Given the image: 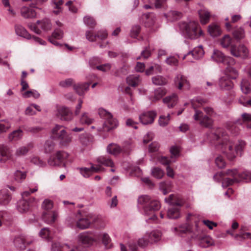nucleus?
I'll use <instances>...</instances> for the list:
<instances>
[{
  "label": "nucleus",
  "mask_w": 251,
  "mask_h": 251,
  "mask_svg": "<svg viewBox=\"0 0 251 251\" xmlns=\"http://www.w3.org/2000/svg\"><path fill=\"white\" fill-rule=\"evenodd\" d=\"M126 82L128 85L135 87L139 84L141 82V79L138 75H129L126 78Z\"/></svg>",
  "instance_id": "35"
},
{
  "label": "nucleus",
  "mask_w": 251,
  "mask_h": 251,
  "mask_svg": "<svg viewBox=\"0 0 251 251\" xmlns=\"http://www.w3.org/2000/svg\"><path fill=\"white\" fill-rule=\"evenodd\" d=\"M212 59L218 63L224 64H229L234 65L235 63V60L230 56H226L219 50L214 49L211 56Z\"/></svg>",
  "instance_id": "6"
},
{
  "label": "nucleus",
  "mask_w": 251,
  "mask_h": 251,
  "mask_svg": "<svg viewBox=\"0 0 251 251\" xmlns=\"http://www.w3.org/2000/svg\"><path fill=\"white\" fill-rule=\"evenodd\" d=\"M204 111L206 114V115H204L201 111L195 109L194 119L196 121H200L201 125L206 127H210L213 124L211 117L215 114L214 112L213 108L209 107H204Z\"/></svg>",
  "instance_id": "3"
},
{
  "label": "nucleus",
  "mask_w": 251,
  "mask_h": 251,
  "mask_svg": "<svg viewBox=\"0 0 251 251\" xmlns=\"http://www.w3.org/2000/svg\"><path fill=\"white\" fill-rule=\"evenodd\" d=\"M151 201L153 202L154 206H157L156 200L152 199L149 195H141L138 197L137 200L138 207L142 211L144 209H147V205L151 203Z\"/></svg>",
  "instance_id": "11"
},
{
  "label": "nucleus",
  "mask_w": 251,
  "mask_h": 251,
  "mask_svg": "<svg viewBox=\"0 0 251 251\" xmlns=\"http://www.w3.org/2000/svg\"><path fill=\"white\" fill-rule=\"evenodd\" d=\"M89 85L88 83L77 84L74 85V89L79 95H83L88 90Z\"/></svg>",
  "instance_id": "33"
},
{
  "label": "nucleus",
  "mask_w": 251,
  "mask_h": 251,
  "mask_svg": "<svg viewBox=\"0 0 251 251\" xmlns=\"http://www.w3.org/2000/svg\"><path fill=\"white\" fill-rule=\"evenodd\" d=\"M30 161L32 163L40 167H43L46 165V162L38 157L34 156L32 157Z\"/></svg>",
  "instance_id": "56"
},
{
  "label": "nucleus",
  "mask_w": 251,
  "mask_h": 251,
  "mask_svg": "<svg viewBox=\"0 0 251 251\" xmlns=\"http://www.w3.org/2000/svg\"><path fill=\"white\" fill-rule=\"evenodd\" d=\"M151 175L157 179H161L164 176V172L158 167H154L151 169Z\"/></svg>",
  "instance_id": "50"
},
{
  "label": "nucleus",
  "mask_w": 251,
  "mask_h": 251,
  "mask_svg": "<svg viewBox=\"0 0 251 251\" xmlns=\"http://www.w3.org/2000/svg\"><path fill=\"white\" fill-rule=\"evenodd\" d=\"M13 242L15 247L21 250H25L27 245L32 243L31 241H28L27 237L23 235L16 236Z\"/></svg>",
  "instance_id": "14"
},
{
  "label": "nucleus",
  "mask_w": 251,
  "mask_h": 251,
  "mask_svg": "<svg viewBox=\"0 0 251 251\" xmlns=\"http://www.w3.org/2000/svg\"><path fill=\"white\" fill-rule=\"evenodd\" d=\"M175 84L178 89L182 87L189 88V84L186 78L181 74L177 75L175 78Z\"/></svg>",
  "instance_id": "18"
},
{
  "label": "nucleus",
  "mask_w": 251,
  "mask_h": 251,
  "mask_svg": "<svg viewBox=\"0 0 251 251\" xmlns=\"http://www.w3.org/2000/svg\"><path fill=\"white\" fill-rule=\"evenodd\" d=\"M161 233L158 231H153L150 233H147L145 237H149L151 243H155L160 240Z\"/></svg>",
  "instance_id": "40"
},
{
  "label": "nucleus",
  "mask_w": 251,
  "mask_h": 251,
  "mask_svg": "<svg viewBox=\"0 0 251 251\" xmlns=\"http://www.w3.org/2000/svg\"><path fill=\"white\" fill-rule=\"evenodd\" d=\"M79 171L80 174L86 178L90 177L92 175L90 168H81Z\"/></svg>",
  "instance_id": "62"
},
{
  "label": "nucleus",
  "mask_w": 251,
  "mask_h": 251,
  "mask_svg": "<svg viewBox=\"0 0 251 251\" xmlns=\"http://www.w3.org/2000/svg\"><path fill=\"white\" fill-rule=\"evenodd\" d=\"M177 100V95L173 94L163 99V101L164 103L167 104L168 107L170 108L173 107L176 104Z\"/></svg>",
  "instance_id": "27"
},
{
  "label": "nucleus",
  "mask_w": 251,
  "mask_h": 251,
  "mask_svg": "<svg viewBox=\"0 0 251 251\" xmlns=\"http://www.w3.org/2000/svg\"><path fill=\"white\" fill-rule=\"evenodd\" d=\"M208 31L212 37L219 36L222 33V30L220 26L215 24H212L208 26Z\"/></svg>",
  "instance_id": "31"
},
{
  "label": "nucleus",
  "mask_w": 251,
  "mask_h": 251,
  "mask_svg": "<svg viewBox=\"0 0 251 251\" xmlns=\"http://www.w3.org/2000/svg\"><path fill=\"white\" fill-rule=\"evenodd\" d=\"M107 151L110 154L116 155L121 151V149L117 144L112 143L107 146Z\"/></svg>",
  "instance_id": "43"
},
{
  "label": "nucleus",
  "mask_w": 251,
  "mask_h": 251,
  "mask_svg": "<svg viewBox=\"0 0 251 251\" xmlns=\"http://www.w3.org/2000/svg\"><path fill=\"white\" fill-rule=\"evenodd\" d=\"M170 120V115L169 114H168L167 116L161 115L159 118V125L162 127L166 126L169 124Z\"/></svg>",
  "instance_id": "51"
},
{
  "label": "nucleus",
  "mask_w": 251,
  "mask_h": 251,
  "mask_svg": "<svg viewBox=\"0 0 251 251\" xmlns=\"http://www.w3.org/2000/svg\"><path fill=\"white\" fill-rule=\"evenodd\" d=\"M68 153L63 151H58L49 158L48 162L51 166H58L63 163L68 157Z\"/></svg>",
  "instance_id": "7"
},
{
  "label": "nucleus",
  "mask_w": 251,
  "mask_h": 251,
  "mask_svg": "<svg viewBox=\"0 0 251 251\" xmlns=\"http://www.w3.org/2000/svg\"><path fill=\"white\" fill-rule=\"evenodd\" d=\"M96 221V218L92 215H89L85 218H82L78 220L76 223L77 227L80 229H86L90 226L91 224Z\"/></svg>",
  "instance_id": "15"
},
{
  "label": "nucleus",
  "mask_w": 251,
  "mask_h": 251,
  "mask_svg": "<svg viewBox=\"0 0 251 251\" xmlns=\"http://www.w3.org/2000/svg\"><path fill=\"white\" fill-rule=\"evenodd\" d=\"M240 89L245 94H248L251 92V86L250 81L246 78H243L240 83Z\"/></svg>",
  "instance_id": "28"
},
{
  "label": "nucleus",
  "mask_w": 251,
  "mask_h": 251,
  "mask_svg": "<svg viewBox=\"0 0 251 251\" xmlns=\"http://www.w3.org/2000/svg\"><path fill=\"white\" fill-rule=\"evenodd\" d=\"M219 86L224 90H230L233 88V83L227 75L221 77L219 80Z\"/></svg>",
  "instance_id": "16"
},
{
  "label": "nucleus",
  "mask_w": 251,
  "mask_h": 251,
  "mask_svg": "<svg viewBox=\"0 0 251 251\" xmlns=\"http://www.w3.org/2000/svg\"><path fill=\"white\" fill-rule=\"evenodd\" d=\"M239 181L241 180H245L246 181H251V173L249 171H244L239 175Z\"/></svg>",
  "instance_id": "54"
},
{
  "label": "nucleus",
  "mask_w": 251,
  "mask_h": 251,
  "mask_svg": "<svg viewBox=\"0 0 251 251\" xmlns=\"http://www.w3.org/2000/svg\"><path fill=\"white\" fill-rule=\"evenodd\" d=\"M23 136V131L20 129L15 130L8 135V139L10 141H17L20 140Z\"/></svg>",
  "instance_id": "39"
},
{
  "label": "nucleus",
  "mask_w": 251,
  "mask_h": 251,
  "mask_svg": "<svg viewBox=\"0 0 251 251\" xmlns=\"http://www.w3.org/2000/svg\"><path fill=\"white\" fill-rule=\"evenodd\" d=\"M172 230L175 234L181 236L183 234L188 232L189 231V228L188 225L185 224L173 228Z\"/></svg>",
  "instance_id": "37"
},
{
  "label": "nucleus",
  "mask_w": 251,
  "mask_h": 251,
  "mask_svg": "<svg viewBox=\"0 0 251 251\" xmlns=\"http://www.w3.org/2000/svg\"><path fill=\"white\" fill-rule=\"evenodd\" d=\"M54 148V144L51 140L46 141L44 145V149L46 153H50L51 152Z\"/></svg>",
  "instance_id": "57"
},
{
  "label": "nucleus",
  "mask_w": 251,
  "mask_h": 251,
  "mask_svg": "<svg viewBox=\"0 0 251 251\" xmlns=\"http://www.w3.org/2000/svg\"><path fill=\"white\" fill-rule=\"evenodd\" d=\"M94 120L91 118L88 113L84 112L79 117V122L81 125H89L92 124Z\"/></svg>",
  "instance_id": "38"
},
{
  "label": "nucleus",
  "mask_w": 251,
  "mask_h": 251,
  "mask_svg": "<svg viewBox=\"0 0 251 251\" xmlns=\"http://www.w3.org/2000/svg\"><path fill=\"white\" fill-rule=\"evenodd\" d=\"M230 51L231 55L236 57H240L245 59L248 57V50L243 45H240L238 46L236 45L231 46Z\"/></svg>",
  "instance_id": "9"
},
{
  "label": "nucleus",
  "mask_w": 251,
  "mask_h": 251,
  "mask_svg": "<svg viewBox=\"0 0 251 251\" xmlns=\"http://www.w3.org/2000/svg\"><path fill=\"white\" fill-rule=\"evenodd\" d=\"M98 113L100 116L103 118L105 120L107 119V118H109L111 117V113L107 111L106 110L104 109L103 108H100L98 109Z\"/></svg>",
  "instance_id": "55"
},
{
  "label": "nucleus",
  "mask_w": 251,
  "mask_h": 251,
  "mask_svg": "<svg viewBox=\"0 0 251 251\" xmlns=\"http://www.w3.org/2000/svg\"><path fill=\"white\" fill-rule=\"evenodd\" d=\"M100 236L102 238V243L106 248H108L109 244L111 241V239L109 236L106 233H102L100 234Z\"/></svg>",
  "instance_id": "59"
},
{
  "label": "nucleus",
  "mask_w": 251,
  "mask_h": 251,
  "mask_svg": "<svg viewBox=\"0 0 251 251\" xmlns=\"http://www.w3.org/2000/svg\"><path fill=\"white\" fill-rule=\"evenodd\" d=\"M28 27L36 34H40L41 33L40 28L44 31H48L51 29L52 25L49 19H44L41 21H37L36 24L29 23Z\"/></svg>",
  "instance_id": "4"
},
{
  "label": "nucleus",
  "mask_w": 251,
  "mask_h": 251,
  "mask_svg": "<svg viewBox=\"0 0 251 251\" xmlns=\"http://www.w3.org/2000/svg\"><path fill=\"white\" fill-rule=\"evenodd\" d=\"M232 37L230 35L226 34L220 39V43L223 48H228L229 47H231V46H233L232 45Z\"/></svg>",
  "instance_id": "36"
},
{
  "label": "nucleus",
  "mask_w": 251,
  "mask_h": 251,
  "mask_svg": "<svg viewBox=\"0 0 251 251\" xmlns=\"http://www.w3.org/2000/svg\"><path fill=\"white\" fill-rule=\"evenodd\" d=\"M239 182L238 178H231L229 177L225 178L222 182V185L223 187H227L229 185L233 184L234 183Z\"/></svg>",
  "instance_id": "53"
},
{
  "label": "nucleus",
  "mask_w": 251,
  "mask_h": 251,
  "mask_svg": "<svg viewBox=\"0 0 251 251\" xmlns=\"http://www.w3.org/2000/svg\"><path fill=\"white\" fill-rule=\"evenodd\" d=\"M152 81L156 85H163L167 83V79L161 75H156L152 77Z\"/></svg>",
  "instance_id": "47"
},
{
  "label": "nucleus",
  "mask_w": 251,
  "mask_h": 251,
  "mask_svg": "<svg viewBox=\"0 0 251 251\" xmlns=\"http://www.w3.org/2000/svg\"><path fill=\"white\" fill-rule=\"evenodd\" d=\"M97 161L103 165L111 168L115 167V164L112 160L107 156H100L97 159Z\"/></svg>",
  "instance_id": "24"
},
{
  "label": "nucleus",
  "mask_w": 251,
  "mask_h": 251,
  "mask_svg": "<svg viewBox=\"0 0 251 251\" xmlns=\"http://www.w3.org/2000/svg\"><path fill=\"white\" fill-rule=\"evenodd\" d=\"M12 154L10 150L6 146L0 145V156L3 157V159H0V161H4L5 160L9 159L11 158Z\"/></svg>",
  "instance_id": "25"
},
{
  "label": "nucleus",
  "mask_w": 251,
  "mask_h": 251,
  "mask_svg": "<svg viewBox=\"0 0 251 251\" xmlns=\"http://www.w3.org/2000/svg\"><path fill=\"white\" fill-rule=\"evenodd\" d=\"M79 140L80 142L84 146L88 145L89 139L88 138V135L87 133H83L81 134L79 137Z\"/></svg>",
  "instance_id": "63"
},
{
  "label": "nucleus",
  "mask_w": 251,
  "mask_h": 251,
  "mask_svg": "<svg viewBox=\"0 0 251 251\" xmlns=\"http://www.w3.org/2000/svg\"><path fill=\"white\" fill-rule=\"evenodd\" d=\"M21 14L25 18H32L36 16V13L35 10L24 6L21 9Z\"/></svg>",
  "instance_id": "32"
},
{
  "label": "nucleus",
  "mask_w": 251,
  "mask_h": 251,
  "mask_svg": "<svg viewBox=\"0 0 251 251\" xmlns=\"http://www.w3.org/2000/svg\"><path fill=\"white\" fill-rule=\"evenodd\" d=\"M156 203L157 206H154V204L153 202L151 201V203L148 204L147 205V209H144L142 211V213L145 216H149V218L148 220H152L153 221H156L157 219V217L155 214V212L159 210L160 208L161 205L159 201L156 200Z\"/></svg>",
  "instance_id": "10"
},
{
  "label": "nucleus",
  "mask_w": 251,
  "mask_h": 251,
  "mask_svg": "<svg viewBox=\"0 0 251 251\" xmlns=\"http://www.w3.org/2000/svg\"><path fill=\"white\" fill-rule=\"evenodd\" d=\"M199 15L201 24H205L208 22L210 14L206 9L203 8L200 10Z\"/></svg>",
  "instance_id": "34"
},
{
  "label": "nucleus",
  "mask_w": 251,
  "mask_h": 251,
  "mask_svg": "<svg viewBox=\"0 0 251 251\" xmlns=\"http://www.w3.org/2000/svg\"><path fill=\"white\" fill-rule=\"evenodd\" d=\"M170 182L163 181L159 183V188L164 195L167 194L170 190L171 187Z\"/></svg>",
  "instance_id": "52"
},
{
  "label": "nucleus",
  "mask_w": 251,
  "mask_h": 251,
  "mask_svg": "<svg viewBox=\"0 0 251 251\" xmlns=\"http://www.w3.org/2000/svg\"><path fill=\"white\" fill-rule=\"evenodd\" d=\"M42 206L43 209L45 210H49L52 208L53 207L52 201L49 199H46L43 202Z\"/></svg>",
  "instance_id": "64"
},
{
  "label": "nucleus",
  "mask_w": 251,
  "mask_h": 251,
  "mask_svg": "<svg viewBox=\"0 0 251 251\" xmlns=\"http://www.w3.org/2000/svg\"><path fill=\"white\" fill-rule=\"evenodd\" d=\"M11 200L9 191L6 189L0 191V203L2 205L7 204Z\"/></svg>",
  "instance_id": "29"
},
{
  "label": "nucleus",
  "mask_w": 251,
  "mask_h": 251,
  "mask_svg": "<svg viewBox=\"0 0 251 251\" xmlns=\"http://www.w3.org/2000/svg\"><path fill=\"white\" fill-rule=\"evenodd\" d=\"M165 17L169 21H174L180 18L181 16V14L176 11H171L167 14H165Z\"/></svg>",
  "instance_id": "46"
},
{
  "label": "nucleus",
  "mask_w": 251,
  "mask_h": 251,
  "mask_svg": "<svg viewBox=\"0 0 251 251\" xmlns=\"http://www.w3.org/2000/svg\"><path fill=\"white\" fill-rule=\"evenodd\" d=\"M181 205H172L168 211L167 216L170 219H176L180 216L179 207Z\"/></svg>",
  "instance_id": "26"
},
{
  "label": "nucleus",
  "mask_w": 251,
  "mask_h": 251,
  "mask_svg": "<svg viewBox=\"0 0 251 251\" xmlns=\"http://www.w3.org/2000/svg\"><path fill=\"white\" fill-rule=\"evenodd\" d=\"M31 147L32 146L30 144L27 146L20 147L16 150L15 151V155L18 156L25 155Z\"/></svg>",
  "instance_id": "44"
},
{
  "label": "nucleus",
  "mask_w": 251,
  "mask_h": 251,
  "mask_svg": "<svg viewBox=\"0 0 251 251\" xmlns=\"http://www.w3.org/2000/svg\"><path fill=\"white\" fill-rule=\"evenodd\" d=\"M26 176V173L25 172H22L18 170H16L13 174V178L14 180L20 183H21L24 179H25Z\"/></svg>",
  "instance_id": "42"
},
{
  "label": "nucleus",
  "mask_w": 251,
  "mask_h": 251,
  "mask_svg": "<svg viewBox=\"0 0 251 251\" xmlns=\"http://www.w3.org/2000/svg\"><path fill=\"white\" fill-rule=\"evenodd\" d=\"M57 139L59 140L61 145L65 146L72 141V137L67 132H65L64 134L59 136Z\"/></svg>",
  "instance_id": "41"
},
{
  "label": "nucleus",
  "mask_w": 251,
  "mask_h": 251,
  "mask_svg": "<svg viewBox=\"0 0 251 251\" xmlns=\"http://www.w3.org/2000/svg\"><path fill=\"white\" fill-rule=\"evenodd\" d=\"M204 53V52L202 46H200L195 48L193 50L190 51L186 54L184 55L182 57V59H185L187 56L189 54H191L195 59H199L203 56Z\"/></svg>",
  "instance_id": "21"
},
{
  "label": "nucleus",
  "mask_w": 251,
  "mask_h": 251,
  "mask_svg": "<svg viewBox=\"0 0 251 251\" xmlns=\"http://www.w3.org/2000/svg\"><path fill=\"white\" fill-rule=\"evenodd\" d=\"M99 239V235L92 232H83L78 236V242L79 244L86 247L93 244Z\"/></svg>",
  "instance_id": "5"
},
{
  "label": "nucleus",
  "mask_w": 251,
  "mask_h": 251,
  "mask_svg": "<svg viewBox=\"0 0 251 251\" xmlns=\"http://www.w3.org/2000/svg\"><path fill=\"white\" fill-rule=\"evenodd\" d=\"M176 197L174 195H170L167 198L165 199V201L166 202L172 204V205H182V202L181 200H176Z\"/></svg>",
  "instance_id": "49"
},
{
  "label": "nucleus",
  "mask_w": 251,
  "mask_h": 251,
  "mask_svg": "<svg viewBox=\"0 0 251 251\" xmlns=\"http://www.w3.org/2000/svg\"><path fill=\"white\" fill-rule=\"evenodd\" d=\"M34 198L30 199H22L17 203V210L21 213H25L29 209V201L34 200Z\"/></svg>",
  "instance_id": "17"
},
{
  "label": "nucleus",
  "mask_w": 251,
  "mask_h": 251,
  "mask_svg": "<svg viewBox=\"0 0 251 251\" xmlns=\"http://www.w3.org/2000/svg\"><path fill=\"white\" fill-rule=\"evenodd\" d=\"M149 243H151L149 237H145V235L143 237L139 239L138 241V245L141 247H145L147 246Z\"/></svg>",
  "instance_id": "58"
},
{
  "label": "nucleus",
  "mask_w": 251,
  "mask_h": 251,
  "mask_svg": "<svg viewBox=\"0 0 251 251\" xmlns=\"http://www.w3.org/2000/svg\"><path fill=\"white\" fill-rule=\"evenodd\" d=\"M221 130L217 131V133L213 135V138L218 141L220 144L222 151L226 154L227 157L229 160L234 159L238 153H240L243 151L245 143L244 141H239L236 145L230 141L227 136H224L222 134L223 138L221 140V137L218 133L221 132Z\"/></svg>",
  "instance_id": "1"
},
{
  "label": "nucleus",
  "mask_w": 251,
  "mask_h": 251,
  "mask_svg": "<svg viewBox=\"0 0 251 251\" xmlns=\"http://www.w3.org/2000/svg\"><path fill=\"white\" fill-rule=\"evenodd\" d=\"M15 31L18 36L23 37L27 39H32L36 43L42 45H46V42L41 38L34 36L31 37L27 31L21 25H17L15 27Z\"/></svg>",
  "instance_id": "8"
},
{
  "label": "nucleus",
  "mask_w": 251,
  "mask_h": 251,
  "mask_svg": "<svg viewBox=\"0 0 251 251\" xmlns=\"http://www.w3.org/2000/svg\"><path fill=\"white\" fill-rule=\"evenodd\" d=\"M179 26L184 35L187 38L196 39L203 35V32L197 22H181L179 23Z\"/></svg>",
  "instance_id": "2"
},
{
  "label": "nucleus",
  "mask_w": 251,
  "mask_h": 251,
  "mask_svg": "<svg viewBox=\"0 0 251 251\" xmlns=\"http://www.w3.org/2000/svg\"><path fill=\"white\" fill-rule=\"evenodd\" d=\"M167 93L165 88H159L154 91L153 97H151L150 99L152 102H156L161 99Z\"/></svg>",
  "instance_id": "30"
},
{
  "label": "nucleus",
  "mask_w": 251,
  "mask_h": 251,
  "mask_svg": "<svg viewBox=\"0 0 251 251\" xmlns=\"http://www.w3.org/2000/svg\"><path fill=\"white\" fill-rule=\"evenodd\" d=\"M99 61V60L97 58H93L90 60V65L92 68H96L101 71L102 72H107L110 70L111 66L110 64L106 63L104 64H102L101 65H98L96 66V64L97 63V62Z\"/></svg>",
  "instance_id": "22"
},
{
  "label": "nucleus",
  "mask_w": 251,
  "mask_h": 251,
  "mask_svg": "<svg viewBox=\"0 0 251 251\" xmlns=\"http://www.w3.org/2000/svg\"><path fill=\"white\" fill-rule=\"evenodd\" d=\"M156 116V113L154 111L144 112L139 116V120L143 125L151 124Z\"/></svg>",
  "instance_id": "13"
},
{
  "label": "nucleus",
  "mask_w": 251,
  "mask_h": 251,
  "mask_svg": "<svg viewBox=\"0 0 251 251\" xmlns=\"http://www.w3.org/2000/svg\"><path fill=\"white\" fill-rule=\"evenodd\" d=\"M118 126V122L117 120L113 117L107 118L103 126V130L104 131H109L111 129L116 128Z\"/></svg>",
  "instance_id": "20"
},
{
  "label": "nucleus",
  "mask_w": 251,
  "mask_h": 251,
  "mask_svg": "<svg viewBox=\"0 0 251 251\" xmlns=\"http://www.w3.org/2000/svg\"><path fill=\"white\" fill-rule=\"evenodd\" d=\"M201 244L202 247H207L212 245L213 241L209 237H204L201 240Z\"/></svg>",
  "instance_id": "61"
},
{
  "label": "nucleus",
  "mask_w": 251,
  "mask_h": 251,
  "mask_svg": "<svg viewBox=\"0 0 251 251\" xmlns=\"http://www.w3.org/2000/svg\"><path fill=\"white\" fill-rule=\"evenodd\" d=\"M107 36V33L105 31H100L95 35H94L93 33L90 31H87L86 32V39L91 42L95 41L97 37L101 40H104L106 38Z\"/></svg>",
  "instance_id": "19"
},
{
  "label": "nucleus",
  "mask_w": 251,
  "mask_h": 251,
  "mask_svg": "<svg viewBox=\"0 0 251 251\" xmlns=\"http://www.w3.org/2000/svg\"><path fill=\"white\" fill-rule=\"evenodd\" d=\"M57 217V214L54 211L45 212L43 214V218L45 222L50 224L54 222Z\"/></svg>",
  "instance_id": "23"
},
{
  "label": "nucleus",
  "mask_w": 251,
  "mask_h": 251,
  "mask_svg": "<svg viewBox=\"0 0 251 251\" xmlns=\"http://www.w3.org/2000/svg\"><path fill=\"white\" fill-rule=\"evenodd\" d=\"M232 34L235 39L240 40L245 37L244 29L241 27L238 28L233 31Z\"/></svg>",
  "instance_id": "48"
},
{
  "label": "nucleus",
  "mask_w": 251,
  "mask_h": 251,
  "mask_svg": "<svg viewBox=\"0 0 251 251\" xmlns=\"http://www.w3.org/2000/svg\"><path fill=\"white\" fill-rule=\"evenodd\" d=\"M56 117L62 121H69L73 119V114L70 110L65 107H59L56 113Z\"/></svg>",
  "instance_id": "12"
},
{
  "label": "nucleus",
  "mask_w": 251,
  "mask_h": 251,
  "mask_svg": "<svg viewBox=\"0 0 251 251\" xmlns=\"http://www.w3.org/2000/svg\"><path fill=\"white\" fill-rule=\"evenodd\" d=\"M66 132L65 127L62 126L56 125L52 130V133L54 137L58 138L63 134Z\"/></svg>",
  "instance_id": "45"
},
{
  "label": "nucleus",
  "mask_w": 251,
  "mask_h": 251,
  "mask_svg": "<svg viewBox=\"0 0 251 251\" xmlns=\"http://www.w3.org/2000/svg\"><path fill=\"white\" fill-rule=\"evenodd\" d=\"M84 22L87 25L93 27L96 25V22L94 19L90 16H85L84 17Z\"/></svg>",
  "instance_id": "60"
}]
</instances>
